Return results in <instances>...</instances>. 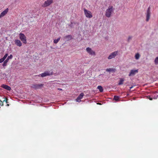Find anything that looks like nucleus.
Segmentation results:
<instances>
[{
	"instance_id": "1",
	"label": "nucleus",
	"mask_w": 158,
	"mask_h": 158,
	"mask_svg": "<svg viewBox=\"0 0 158 158\" xmlns=\"http://www.w3.org/2000/svg\"><path fill=\"white\" fill-rule=\"evenodd\" d=\"M114 10V9L112 6H109L106 10L105 16L108 18L110 17Z\"/></svg>"
},
{
	"instance_id": "2",
	"label": "nucleus",
	"mask_w": 158,
	"mask_h": 158,
	"mask_svg": "<svg viewBox=\"0 0 158 158\" xmlns=\"http://www.w3.org/2000/svg\"><path fill=\"white\" fill-rule=\"evenodd\" d=\"M83 10L84 14L87 18H91L92 17L93 15L90 11L87 10L85 8H84Z\"/></svg>"
},
{
	"instance_id": "3",
	"label": "nucleus",
	"mask_w": 158,
	"mask_h": 158,
	"mask_svg": "<svg viewBox=\"0 0 158 158\" xmlns=\"http://www.w3.org/2000/svg\"><path fill=\"white\" fill-rule=\"evenodd\" d=\"M53 74V72L52 71H48L41 73L40 75H39V76L40 75L42 77H44L52 75Z\"/></svg>"
},
{
	"instance_id": "4",
	"label": "nucleus",
	"mask_w": 158,
	"mask_h": 158,
	"mask_svg": "<svg viewBox=\"0 0 158 158\" xmlns=\"http://www.w3.org/2000/svg\"><path fill=\"white\" fill-rule=\"evenodd\" d=\"M150 7L149 6L147 10V12L146 13V21L148 22L149 19H150V17L151 14V12L150 11Z\"/></svg>"
},
{
	"instance_id": "5",
	"label": "nucleus",
	"mask_w": 158,
	"mask_h": 158,
	"mask_svg": "<svg viewBox=\"0 0 158 158\" xmlns=\"http://www.w3.org/2000/svg\"><path fill=\"white\" fill-rule=\"evenodd\" d=\"M19 37L21 40L24 44L27 43V39L26 37L24 35L23 33H20L19 34Z\"/></svg>"
},
{
	"instance_id": "6",
	"label": "nucleus",
	"mask_w": 158,
	"mask_h": 158,
	"mask_svg": "<svg viewBox=\"0 0 158 158\" xmlns=\"http://www.w3.org/2000/svg\"><path fill=\"white\" fill-rule=\"evenodd\" d=\"M53 2V0H47L44 2V4L42 5V6L44 7L48 6L52 3Z\"/></svg>"
},
{
	"instance_id": "7",
	"label": "nucleus",
	"mask_w": 158,
	"mask_h": 158,
	"mask_svg": "<svg viewBox=\"0 0 158 158\" xmlns=\"http://www.w3.org/2000/svg\"><path fill=\"white\" fill-rule=\"evenodd\" d=\"M118 52L117 51H115L111 53L108 57L109 60L114 58L115 57L118 55Z\"/></svg>"
},
{
	"instance_id": "8",
	"label": "nucleus",
	"mask_w": 158,
	"mask_h": 158,
	"mask_svg": "<svg viewBox=\"0 0 158 158\" xmlns=\"http://www.w3.org/2000/svg\"><path fill=\"white\" fill-rule=\"evenodd\" d=\"M86 51L89 54V55H95V52L92 49L89 47H88L86 48Z\"/></svg>"
},
{
	"instance_id": "9",
	"label": "nucleus",
	"mask_w": 158,
	"mask_h": 158,
	"mask_svg": "<svg viewBox=\"0 0 158 158\" xmlns=\"http://www.w3.org/2000/svg\"><path fill=\"white\" fill-rule=\"evenodd\" d=\"M43 85H44L42 84H34L32 85L31 87L32 88L35 89H37L41 88L43 86Z\"/></svg>"
},
{
	"instance_id": "10",
	"label": "nucleus",
	"mask_w": 158,
	"mask_h": 158,
	"mask_svg": "<svg viewBox=\"0 0 158 158\" xmlns=\"http://www.w3.org/2000/svg\"><path fill=\"white\" fill-rule=\"evenodd\" d=\"M138 72V70L137 69H132L131 70L128 76L130 77L134 76Z\"/></svg>"
},
{
	"instance_id": "11",
	"label": "nucleus",
	"mask_w": 158,
	"mask_h": 158,
	"mask_svg": "<svg viewBox=\"0 0 158 158\" xmlns=\"http://www.w3.org/2000/svg\"><path fill=\"white\" fill-rule=\"evenodd\" d=\"M84 94L83 93L80 94L78 96L77 99H76V101L77 102H80L81 101V99L83 98Z\"/></svg>"
},
{
	"instance_id": "12",
	"label": "nucleus",
	"mask_w": 158,
	"mask_h": 158,
	"mask_svg": "<svg viewBox=\"0 0 158 158\" xmlns=\"http://www.w3.org/2000/svg\"><path fill=\"white\" fill-rule=\"evenodd\" d=\"M8 11V9L6 8L4 10L2 11L0 14V18H1L5 15Z\"/></svg>"
},
{
	"instance_id": "13",
	"label": "nucleus",
	"mask_w": 158,
	"mask_h": 158,
	"mask_svg": "<svg viewBox=\"0 0 158 158\" xmlns=\"http://www.w3.org/2000/svg\"><path fill=\"white\" fill-rule=\"evenodd\" d=\"M15 44L19 47H21L22 45V44L21 41L19 40H15Z\"/></svg>"
},
{
	"instance_id": "14",
	"label": "nucleus",
	"mask_w": 158,
	"mask_h": 158,
	"mask_svg": "<svg viewBox=\"0 0 158 158\" xmlns=\"http://www.w3.org/2000/svg\"><path fill=\"white\" fill-rule=\"evenodd\" d=\"M1 87L9 91H10L11 89V88L9 86L4 84L2 85Z\"/></svg>"
},
{
	"instance_id": "15",
	"label": "nucleus",
	"mask_w": 158,
	"mask_h": 158,
	"mask_svg": "<svg viewBox=\"0 0 158 158\" xmlns=\"http://www.w3.org/2000/svg\"><path fill=\"white\" fill-rule=\"evenodd\" d=\"M106 71L108 72H114L116 71V69L113 68H109L106 69Z\"/></svg>"
},
{
	"instance_id": "16",
	"label": "nucleus",
	"mask_w": 158,
	"mask_h": 158,
	"mask_svg": "<svg viewBox=\"0 0 158 158\" xmlns=\"http://www.w3.org/2000/svg\"><path fill=\"white\" fill-rule=\"evenodd\" d=\"M124 80L123 78H120L119 82L118 84V85H120L123 84V82L124 81Z\"/></svg>"
},
{
	"instance_id": "17",
	"label": "nucleus",
	"mask_w": 158,
	"mask_h": 158,
	"mask_svg": "<svg viewBox=\"0 0 158 158\" xmlns=\"http://www.w3.org/2000/svg\"><path fill=\"white\" fill-rule=\"evenodd\" d=\"M97 88L99 90L100 92H102L103 91L102 87L101 85H99L98 86Z\"/></svg>"
},
{
	"instance_id": "18",
	"label": "nucleus",
	"mask_w": 158,
	"mask_h": 158,
	"mask_svg": "<svg viewBox=\"0 0 158 158\" xmlns=\"http://www.w3.org/2000/svg\"><path fill=\"white\" fill-rule=\"evenodd\" d=\"M8 60L7 59H6L4 61L2 65L3 66H6L7 65V63L8 62Z\"/></svg>"
},
{
	"instance_id": "19",
	"label": "nucleus",
	"mask_w": 158,
	"mask_h": 158,
	"mask_svg": "<svg viewBox=\"0 0 158 158\" xmlns=\"http://www.w3.org/2000/svg\"><path fill=\"white\" fill-rule=\"evenodd\" d=\"M140 57V55L139 53H137L136 54L135 56V58L136 60H138Z\"/></svg>"
},
{
	"instance_id": "20",
	"label": "nucleus",
	"mask_w": 158,
	"mask_h": 158,
	"mask_svg": "<svg viewBox=\"0 0 158 158\" xmlns=\"http://www.w3.org/2000/svg\"><path fill=\"white\" fill-rule=\"evenodd\" d=\"M60 37H59L56 39H55L54 40L53 42L54 44H57L60 40Z\"/></svg>"
},
{
	"instance_id": "21",
	"label": "nucleus",
	"mask_w": 158,
	"mask_h": 158,
	"mask_svg": "<svg viewBox=\"0 0 158 158\" xmlns=\"http://www.w3.org/2000/svg\"><path fill=\"white\" fill-rule=\"evenodd\" d=\"M154 62L156 64H158V56L155 58Z\"/></svg>"
},
{
	"instance_id": "22",
	"label": "nucleus",
	"mask_w": 158,
	"mask_h": 158,
	"mask_svg": "<svg viewBox=\"0 0 158 158\" xmlns=\"http://www.w3.org/2000/svg\"><path fill=\"white\" fill-rule=\"evenodd\" d=\"M119 98V97L118 96H114V99L116 101H118Z\"/></svg>"
},
{
	"instance_id": "23",
	"label": "nucleus",
	"mask_w": 158,
	"mask_h": 158,
	"mask_svg": "<svg viewBox=\"0 0 158 158\" xmlns=\"http://www.w3.org/2000/svg\"><path fill=\"white\" fill-rule=\"evenodd\" d=\"M13 58V56L12 55L10 54L9 56H8L7 58L6 59H7L8 60H9L10 59H11Z\"/></svg>"
},
{
	"instance_id": "24",
	"label": "nucleus",
	"mask_w": 158,
	"mask_h": 158,
	"mask_svg": "<svg viewBox=\"0 0 158 158\" xmlns=\"http://www.w3.org/2000/svg\"><path fill=\"white\" fill-rule=\"evenodd\" d=\"M8 56V54L7 53L5 54L3 57L2 58L4 60H5V59Z\"/></svg>"
},
{
	"instance_id": "25",
	"label": "nucleus",
	"mask_w": 158,
	"mask_h": 158,
	"mask_svg": "<svg viewBox=\"0 0 158 158\" xmlns=\"http://www.w3.org/2000/svg\"><path fill=\"white\" fill-rule=\"evenodd\" d=\"M132 38V37L131 36H129L128 38V41H129Z\"/></svg>"
},
{
	"instance_id": "26",
	"label": "nucleus",
	"mask_w": 158,
	"mask_h": 158,
	"mask_svg": "<svg viewBox=\"0 0 158 158\" xmlns=\"http://www.w3.org/2000/svg\"><path fill=\"white\" fill-rule=\"evenodd\" d=\"M71 35H66L65 37V38H71Z\"/></svg>"
},
{
	"instance_id": "27",
	"label": "nucleus",
	"mask_w": 158,
	"mask_h": 158,
	"mask_svg": "<svg viewBox=\"0 0 158 158\" xmlns=\"http://www.w3.org/2000/svg\"><path fill=\"white\" fill-rule=\"evenodd\" d=\"M147 98L148 99H149L150 100H152V98L150 97L149 96H147Z\"/></svg>"
},
{
	"instance_id": "28",
	"label": "nucleus",
	"mask_w": 158,
	"mask_h": 158,
	"mask_svg": "<svg viewBox=\"0 0 158 158\" xmlns=\"http://www.w3.org/2000/svg\"><path fill=\"white\" fill-rule=\"evenodd\" d=\"M4 61V60L2 58L0 59V63H2Z\"/></svg>"
},
{
	"instance_id": "29",
	"label": "nucleus",
	"mask_w": 158,
	"mask_h": 158,
	"mask_svg": "<svg viewBox=\"0 0 158 158\" xmlns=\"http://www.w3.org/2000/svg\"><path fill=\"white\" fill-rule=\"evenodd\" d=\"M157 97H158V96H154L153 97V98L154 99H157Z\"/></svg>"
},
{
	"instance_id": "30",
	"label": "nucleus",
	"mask_w": 158,
	"mask_h": 158,
	"mask_svg": "<svg viewBox=\"0 0 158 158\" xmlns=\"http://www.w3.org/2000/svg\"><path fill=\"white\" fill-rule=\"evenodd\" d=\"M133 87V86H132L130 87V89H131Z\"/></svg>"
},
{
	"instance_id": "31",
	"label": "nucleus",
	"mask_w": 158,
	"mask_h": 158,
	"mask_svg": "<svg viewBox=\"0 0 158 158\" xmlns=\"http://www.w3.org/2000/svg\"><path fill=\"white\" fill-rule=\"evenodd\" d=\"M58 89L59 90H62V89H60V88H58Z\"/></svg>"
},
{
	"instance_id": "32",
	"label": "nucleus",
	"mask_w": 158,
	"mask_h": 158,
	"mask_svg": "<svg viewBox=\"0 0 158 158\" xmlns=\"http://www.w3.org/2000/svg\"><path fill=\"white\" fill-rule=\"evenodd\" d=\"M98 104H99V105H101V104H100V103H98Z\"/></svg>"
},
{
	"instance_id": "33",
	"label": "nucleus",
	"mask_w": 158,
	"mask_h": 158,
	"mask_svg": "<svg viewBox=\"0 0 158 158\" xmlns=\"http://www.w3.org/2000/svg\"><path fill=\"white\" fill-rule=\"evenodd\" d=\"M4 101H6V100H4L3 101V102H4Z\"/></svg>"
}]
</instances>
